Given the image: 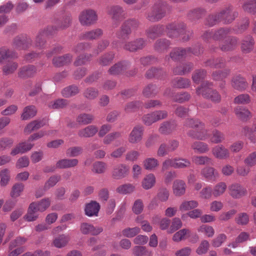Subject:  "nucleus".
Masks as SVG:
<instances>
[{"mask_svg": "<svg viewBox=\"0 0 256 256\" xmlns=\"http://www.w3.org/2000/svg\"><path fill=\"white\" fill-rule=\"evenodd\" d=\"M224 140V134L217 130H214L212 132L210 140L212 143L217 144L222 142Z\"/></svg>", "mask_w": 256, "mask_h": 256, "instance_id": "55", "label": "nucleus"}, {"mask_svg": "<svg viewBox=\"0 0 256 256\" xmlns=\"http://www.w3.org/2000/svg\"><path fill=\"white\" fill-rule=\"evenodd\" d=\"M244 11L252 13H256V0H246L242 6Z\"/></svg>", "mask_w": 256, "mask_h": 256, "instance_id": "63", "label": "nucleus"}, {"mask_svg": "<svg viewBox=\"0 0 256 256\" xmlns=\"http://www.w3.org/2000/svg\"><path fill=\"white\" fill-rule=\"evenodd\" d=\"M170 45V42L165 38H160L154 44V49L158 52H162L166 50Z\"/></svg>", "mask_w": 256, "mask_h": 256, "instance_id": "62", "label": "nucleus"}, {"mask_svg": "<svg viewBox=\"0 0 256 256\" xmlns=\"http://www.w3.org/2000/svg\"><path fill=\"white\" fill-rule=\"evenodd\" d=\"M70 240V238L68 236L60 234L54 239L53 244L57 248H62L66 246Z\"/></svg>", "mask_w": 256, "mask_h": 256, "instance_id": "43", "label": "nucleus"}, {"mask_svg": "<svg viewBox=\"0 0 256 256\" xmlns=\"http://www.w3.org/2000/svg\"><path fill=\"white\" fill-rule=\"evenodd\" d=\"M122 132H114L107 134L103 139V143L104 144H110L114 140L122 137Z\"/></svg>", "mask_w": 256, "mask_h": 256, "instance_id": "53", "label": "nucleus"}, {"mask_svg": "<svg viewBox=\"0 0 256 256\" xmlns=\"http://www.w3.org/2000/svg\"><path fill=\"white\" fill-rule=\"evenodd\" d=\"M72 59V56L70 54H67L62 56L54 57L52 63L56 67H61L70 63Z\"/></svg>", "mask_w": 256, "mask_h": 256, "instance_id": "23", "label": "nucleus"}, {"mask_svg": "<svg viewBox=\"0 0 256 256\" xmlns=\"http://www.w3.org/2000/svg\"><path fill=\"white\" fill-rule=\"evenodd\" d=\"M156 182V178L153 174H146L142 182V186L144 190H148L152 188Z\"/></svg>", "mask_w": 256, "mask_h": 256, "instance_id": "37", "label": "nucleus"}, {"mask_svg": "<svg viewBox=\"0 0 256 256\" xmlns=\"http://www.w3.org/2000/svg\"><path fill=\"white\" fill-rule=\"evenodd\" d=\"M35 206V204L32 203L29 206L28 212L24 216L26 220L28 222L34 221L38 218L39 211L36 210Z\"/></svg>", "mask_w": 256, "mask_h": 256, "instance_id": "44", "label": "nucleus"}, {"mask_svg": "<svg viewBox=\"0 0 256 256\" xmlns=\"http://www.w3.org/2000/svg\"><path fill=\"white\" fill-rule=\"evenodd\" d=\"M79 92L80 89L78 86L71 85L64 88L61 92L64 97L70 98L77 94Z\"/></svg>", "mask_w": 256, "mask_h": 256, "instance_id": "46", "label": "nucleus"}, {"mask_svg": "<svg viewBox=\"0 0 256 256\" xmlns=\"http://www.w3.org/2000/svg\"><path fill=\"white\" fill-rule=\"evenodd\" d=\"M230 84L232 88L240 92L244 91L248 87L246 79L240 74L234 76L232 78Z\"/></svg>", "mask_w": 256, "mask_h": 256, "instance_id": "13", "label": "nucleus"}, {"mask_svg": "<svg viewBox=\"0 0 256 256\" xmlns=\"http://www.w3.org/2000/svg\"><path fill=\"white\" fill-rule=\"evenodd\" d=\"M164 32V26L163 25H154L148 28L146 32L148 38L154 40L160 36Z\"/></svg>", "mask_w": 256, "mask_h": 256, "instance_id": "21", "label": "nucleus"}, {"mask_svg": "<svg viewBox=\"0 0 256 256\" xmlns=\"http://www.w3.org/2000/svg\"><path fill=\"white\" fill-rule=\"evenodd\" d=\"M78 164V159L64 158L58 160L56 164V166L58 168L66 169L74 168L77 166Z\"/></svg>", "mask_w": 256, "mask_h": 256, "instance_id": "26", "label": "nucleus"}, {"mask_svg": "<svg viewBox=\"0 0 256 256\" xmlns=\"http://www.w3.org/2000/svg\"><path fill=\"white\" fill-rule=\"evenodd\" d=\"M132 254L136 256H152V252L146 246H135L132 248Z\"/></svg>", "mask_w": 256, "mask_h": 256, "instance_id": "51", "label": "nucleus"}, {"mask_svg": "<svg viewBox=\"0 0 256 256\" xmlns=\"http://www.w3.org/2000/svg\"><path fill=\"white\" fill-rule=\"evenodd\" d=\"M130 168L125 164H120L115 166L112 172V176L115 180H121L129 174Z\"/></svg>", "mask_w": 256, "mask_h": 256, "instance_id": "18", "label": "nucleus"}, {"mask_svg": "<svg viewBox=\"0 0 256 256\" xmlns=\"http://www.w3.org/2000/svg\"><path fill=\"white\" fill-rule=\"evenodd\" d=\"M146 44V42L142 38H136L134 40L124 43L123 48L130 52H136L142 49Z\"/></svg>", "mask_w": 256, "mask_h": 256, "instance_id": "15", "label": "nucleus"}, {"mask_svg": "<svg viewBox=\"0 0 256 256\" xmlns=\"http://www.w3.org/2000/svg\"><path fill=\"white\" fill-rule=\"evenodd\" d=\"M100 209L99 203L96 201H91L86 204L84 208L85 214L90 217L98 216Z\"/></svg>", "mask_w": 256, "mask_h": 256, "instance_id": "28", "label": "nucleus"}, {"mask_svg": "<svg viewBox=\"0 0 256 256\" xmlns=\"http://www.w3.org/2000/svg\"><path fill=\"white\" fill-rule=\"evenodd\" d=\"M98 20L96 12L92 10H87L82 11L79 16L80 24L84 26H90L94 24Z\"/></svg>", "mask_w": 256, "mask_h": 256, "instance_id": "8", "label": "nucleus"}, {"mask_svg": "<svg viewBox=\"0 0 256 256\" xmlns=\"http://www.w3.org/2000/svg\"><path fill=\"white\" fill-rule=\"evenodd\" d=\"M192 148L198 154H205L210 150L208 145L205 142L195 141L191 146Z\"/></svg>", "mask_w": 256, "mask_h": 256, "instance_id": "38", "label": "nucleus"}, {"mask_svg": "<svg viewBox=\"0 0 256 256\" xmlns=\"http://www.w3.org/2000/svg\"><path fill=\"white\" fill-rule=\"evenodd\" d=\"M98 132L97 126L90 125L78 130V134L80 138H90L94 136Z\"/></svg>", "mask_w": 256, "mask_h": 256, "instance_id": "30", "label": "nucleus"}, {"mask_svg": "<svg viewBox=\"0 0 256 256\" xmlns=\"http://www.w3.org/2000/svg\"><path fill=\"white\" fill-rule=\"evenodd\" d=\"M220 10L208 16L205 22V24L208 26H213L222 22Z\"/></svg>", "mask_w": 256, "mask_h": 256, "instance_id": "35", "label": "nucleus"}, {"mask_svg": "<svg viewBox=\"0 0 256 256\" xmlns=\"http://www.w3.org/2000/svg\"><path fill=\"white\" fill-rule=\"evenodd\" d=\"M114 58V54L112 52L106 53L101 56L98 60L99 64L102 66L108 65Z\"/></svg>", "mask_w": 256, "mask_h": 256, "instance_id": "57", "label": "nucleus"}, {"mask_svg": "<svg viewBox=\"0 0 256 256\" xmlns=\"http://www.w3.org/2000/svg\"><path fill=\"white\" fill-rule=\"evenodd\" d=\"M220 12L222 22L226 24H231L238 15V12L234 10L232 6L224 8Z\"/></svg>", "mask_w": 256, "mask_h": 256, "instance_id": "11", "label": "nucleus"}, {"mask_svg": "<svg viewBox=\"0 0 256 256\" xmlns=\"http://www.w3.org/2000/svg\"><path fill=\"white\" fill-rule=\"evenodd\" d=\"M212 153L213 156L218 160H226L228 158L230 153L228 150L222 144L214 146L212 149Z\"/></svg>", "mask_w": 256, "mask_h": 256, "instance_id": "19", "label": "nucleus"}, {"mask_svg": "<svg viewBox=\"0 0 256 256\" xmlns=\"http://www.w3.org/2000/svg\"><path fill=\"white\" fill-rule=\"evenodd\" d=\"M231 29L229 28H220L214 30L213 40L221 42L226 38L230 33Z\"/></svg>", "mask_w": 256, "mask_h": 256, "instance_id": "31", "label": "nucleus"}, {"mask_svg": "<svg viewBox=\"0 0 256 256\" xmlns=\"http://www.w3.org/2000/svg\"><path fill=\"white\" fill-rule=\"evenodd\" d=\"M56 30L53 26H48L40 30L34 39V46L40 50L44 48L46 46L47 38L54 34Z\"/></svg>", "mask_w": 256, "mask_h": 256, "instance_id": "4", "label": "nucleus"}, {"mask_svg": "<svg viewBox=\"0 0 256 256\" xmlns=\"http://www.w3.org/2000/svg\"><path fill=\"white\" fill-rule=\"evenodd\" d=\"M103 34V31L100 28L93 29L81 34L80 37L82 40H94L100 38Z\"/></svg>", "mask_w": 256, "mask_h": 256, "instance_id": "24", "label": "nucleus"}, {"mask_svg": "<svg viewBox=\"0 0 256 256\" xmlns=\"http://www.w3.org/2000/svg\"><path fill=\"white\" fill-rule=\"evenodd\" d=\"M206 10L202 8H196L191 10L188 14V18L191 21L198 20L205 16Z\"/></svg>", "mask_w": 256, "mask_h": 256, "instance_id": "34", "label": "nucleus"}, {"mask_svg": "<svg viewBox=\"0 0 256 256\" xmlns=\"http://www.w3.org/2000/svg\"><path fill=\"white\" fill-rule=\"evenodd\" d=\"M193 68V64L187 62L176 66L173 69V73L175 75H184L191 71Z\"/></svg>", "mask_w": 256, "mask_h": 256, "instance_id": "32", "label": "nucleus"}, {"mask_svg": "<svg viewBox=\"0 0 256 256\" xmlns=\"http://www.w3.org/2000/svg\"><path fill=\"white\" fill-rule=\"evenodd\" d=\"M18 57L17 54L14 50H10L6 48H0V62L8 58H15Z\"/></svg>", "mask_w": 256, "mask_h": 256, "instance_id": "48", "label": "nucleus"}, {"mask_svg": "<svg viewBox=\"0 0 256 256\" xmlns=\"http://www.w3.org/2000/svg\"><path fill=\"white\" fill-rule=\"evenodd\" d=\"M144 128L142 126L138 125L134 127L128 135V141L131 144L140 142L143 138Z\"/></svg>", "mask_w": 256, "mask_h": 256, "instance_id": "12", "label": "nucleus"}, {"mask_svg": "<svg viewBox=\"0 0 256 256\" xmlns=\"http://www.w3.org/2000/svg\"><path fill=\"white\" fill-rule=\"evenodd\" d=\"M166 9V4L158 1L154 4L150 11L148 12L146 18L152 22H158L165 16Z\"/></svg>", "mask_w": 256, "mask_h": 256, "instance_id": "3", "label": "nucleus"}, {"mask_svg": "<svg viewBox=\"0 0 256 256\" xmlns=\"http://www.w3.org/2000/svg\"><path fill=\"white\" fill-rule=\"evenodd\" d=\"M158 92V89L156 84H149L146 86L143 90L142 94L146 98H151L156 96Z\"/></svg>", "mask_w": 256, "mask_h": 256, "instance_id": "45", "label": "nucleus"}, {"mask_svg": "<svg viewBox=\"0 0 256 256\" xmlns=\"http://www.w3.org/2000/svg\"><path fill=\"white\" fill-rule=\"evenodd\" d=\"M35 204V207L40 212L45 211L50 204V200L49 198H44L38 202H33Z\"/></svg>", "mask_w": 256, "mask_h": 256, "instance_id": "60", "label": "nucleus"}, {"mask_svg": "<svg viewBox=\"0 0 256 256\" xmlns=\"http://www.w3.org/2000/svg\"><path fill=\"white\" fill-rule=\"evenodd\" d=\"M200 174L202 177L208 182H216L219 177L218 170L212 166L203 168L201 170Z\"/></svg>", "mask_w": 256, "mask_h": 256, "instance_id": "20", "label": "nucleus"}, {"mask_svg": "<svg viewBox=\"0 0 256 256\" xmlns=\"http://www.w3.org/2000/svg\"><path fill=\"white\" fill-rule=\"evenodd\" d=\"M131 34V28L122 24L120 30L116 32V36L119 40H126L129 38Z\"/></svg>", "mask_w": 256, "mask_h": 256, "instance_id": "36", "label": "nucleus"}, {"mask_svg": "<svg viewBox=\"0 0 256 256\" xmlns=\"http://www.w3.org/2000/svg\"><path fill=\"white\" fill-rule=\"evenodd\" d=\"M80 230L84 235L96 236L103 231V228L101 226H94L91 224L84 222L80 224Z\"/></svg>", "mask_w": 256, "mask_h": 256, "instance_id": "14", "label": "nucleus"}, {"mask_svg": "<svg viewBox=\"0 0 256 256\" xmlns=\"http://www.w3.org/2000/svg\"><path fill=\"white\" fill-rule=\"evenodd\" d=\"M227 188V186L224 182H219L216 184L212 190V195L218 197L223 194Z\"/></svg>", "mask_w": 256, "mask_h": 256, "instance_id": "52", "label": "nucleus"}, {"mask_svg": "<svg viewBox=\"0 0 256 256\" xmlns=\"http://www.w3.org/2000/svg\"><path fill=\"white\" fill-rule=\"evenodd\" d=\"M143 164L146 170H154L158 166V162L154 158H147L144 160Z\"/></svg>", "mask_w": 256, "mask_h": 256, "instance_id": "59", "label": "nucleus"}, {"mask_svg": "<svg viewBox=\"0 0 256 256\" xmlns=\"http://www.w3.org/2000/svg\"><path fill=\"white\" fill-rule=\"evenodd\" d=\"M234 111L236 117L242 121H246L252 116L250 112L246 107L238 106Z\"/></svg>", "mask_w": 256, "mask_h": 256, "instance_id": "25", "label": "nucleus"}, {"mask_svg": "<svg viewBox=\"0 0 256 256\" xmlns=\"http://www.w3.org/2000/svg\"><path fill=\"white\" fill-rule=\"evenodd\" d=\"M238 40L235 37H230L224 44L220 45L222 50L226 52L233 50L238 44Z\"/></svg>", "mask_w": 256, "mask_h": 256, "instance_id": "41", "label": "nucleus"}, {"mask_svg": "<svg viewBox=\"0 0 256 256\" xmlns=\"http://www.w3.org/2000/svg\"><path fill=\"white\" fill-rule=\"evenodd\" d=\"M192 161L196 165H206L210 164L212 160L206 156H194L192 158Z\"/></svg>", "mask_w": 256, "mask_h": 256, "instance_id": "58", "label": "nucleus"}, {"mask_svg": "<svg viewBox=\"0 0 256 256\" xmlns=\"http://www.w3.org/2000/svg\"><path fill=\"white\" fill-rule=\"evenodd\" d=\"M94 120V116L91 114L86 113L80 114L76 118V122L81 125H86L90 124Z\"/></svg>", "mask_w": 256, "mask_h": 256, "instance_id": "49", "label": "nucleus"}, {"mask_svg": "<svg viewBox=\"0 0 256 256\" xmlns=\"http://www.w3.org/2000/svg\"><path fill=\"white\" fill-rule=\"evenodd\" d=\"M173 87L178 88H186L190 84V80L184 78H176L172 80Z\"/></svg>", "mask_w": 256, "mask_h": 256, "instance_id": "42", "label": "nucleus"}, {"mask_svg": "<svg viewBox=\"0 0 256 256\" xmlns=\"http://www.w3.org/2000/svg\"><path fill=\"white\" fill-rule=\"evenodd\" d=\"M254 40L252 36H248L245 38L242 42V50L244 53L250 52L254 48Z\"/></svg>", "mask_w": 256, "mask_h": 256, "instance_id": "40", "label": "nucleus"}, {"mask_svg": "<svg viewBox=\"0 0 256 256\" xmlns=\"http://www.w3.org/2000/svg\"><path fill=\"white\" fill-rule=\"evenodd\" d=\"M176 128V124L174 121H166L162 123L158 128V132L162 134H170Z\"/></svg>", "mask_w": 256, "mask_h": 256, "instance_id": "27", "label": "nucleus"}, {"mask_svg": "<svg viewBox=\"0 0 256 256\" xmlns=\"http://www.w3.org/2000/svg\"><path fill=\"white\" fill-rule=\"evenodd\" d=\"M187 135L192 138L200 140H205L210 138L208 130L205 128L204 123L202 126H198L195 130H188Z\"/></svg>", "mask_w": 256, "mask_h": 256, "instance_id": "10", "label": "nucleus"}, {"mask_svg": "<svg viewBox=\"0 0 256 256\" xmlns=\"http://www.w3.org/2000/svg\"><path fill=\"white\" fill-rule=\"evenodd\" d=\"M229 194L234 198H240L247 194L246 188L238 183H234L228 186Z\"/></svg>", "mask_w": 256, "mask_h": 256, "instance_id": "16", "label": "nucleus"}, {"mask_svg": "<svg viewBox=\"0 0 256 256\" xmlns=\"http://www.w3.org/2000/svg\"><path fill=\"white\" fill-rule=\"evenodd\" d=\"M167 34L170 38H176L181 35L184 42L188 40L193 36L192 30H186V25L183 23H172L166 27Z\"/></svg>", "mask_w": 256, "mask_h": 256, "instance_id": "1", "label": "nucleus"}, {"mask_svg": "<svg viewBox=\"0 0 256 256\" xmlns=\"http://www.w3.org/2000/svg\"><path fill=\"white\" fill-rule=\"evenodd\" d=\"M212 86V82H204L196 88V92L198 94H202L205 98L210 99L214 102H220L221 96L216 90L211 88Z\"/></svg>", "mask_w": 256, "mask_h": 256, "instance_id": "2", "label": "nucleus"}, {"mask_svg": "<svg viewBox=\"0 0 256 256\" xmlns=\"http://www.w3.org/2000/svg\"><path fill=\"white\" fill-rule=\"evenodd\" d=\"M225 61L222 58H210L205 62L206 66L213 68H220L224 66Z\"/></svg>", "mask_w": 256, "mask_h": 256, "instance_id": "56", "label": "nucleus"}, {"mask_svg": "<svg viewBox=\"0 0 256 256\" xmlns=\"http://www.w3.org/2000/svg\"><path fill=\"white\" fill-rule=\"evenodd\" d=\"M130 63L128 61L117 62L108 69V73L112 76L122 74L130 68Z\"/></svg>", "mask_w": 256, "mask_h": 256, "instance_id": "17", "label": "nucleus"}, {"mask_svg": "<svg viewBox=\"0 0 256 256\" xmlns=\"http://www.w3.org/2000/svg\"><path fill=\"white\" fill-rule=\"evenodd\" d=\"M36 72V67L32 65H28L22 68L18 73L19 77L25 78L33 76Z\"/></svg>", "mask_w": 256, "mask_h": 256, "instance_id": "33", "label": "nucleus"}, {"mask_svg": "<svg viewBox=\"0 0 256 256\" xmlns=\"http://www.w3.org/2000/svg\"><path fill=\"white\" fill-rule=\"evenodd\" d=\"M32 40L29 36L20 35L14 39L12 46L18 50H26L32 46Z\"/></svg>", "mask_w": 256, "mask_h": 256, "instance_id": "9", "label": "nucleus"}, {"mask_svg": "<svg viewBox=\"0 0 256 256\" xmlns=\"http://www.w3.org/2000/svg\"><path fill=\"white\" fill-rule=\"evenodd\" d=\"M165 74L164 72L161 68H150L146 74V76L148 78H160Z\"/></svg>", "mask_w": 256, "mask_h": 256, "instance_id": "50", "label": "nucleus"}, {"mask_svg": "<svg viewBox=\"0 0 256 256\" xmlns=\"http://www.w3.org/2000/svg\"><path fill=\"white\" fill-rule=\"evenodd\" d=\"M36 110L34 106H29L24 108L23 112L21 115L22 120H28L34 117L36 114Z\"/></svg>", "mask_w": 256, "mask_h": 256, "instance_id": "47", "label": "nucleus"}, {"mask_svg": "<svg viewBox=\"0 0 256 256\" xmlns=\"http://www.w3.org/2000/svg\"><path fill=\"white\" fill-rule=\"evenodd\" d=\"M200 52V50L198 48H176L170 52V57L173 60L177 61L186 56H190L192 54L198 55Z\"/></svg>", "mask_w": 256, "mask_h": 256, "instance_id": "5", "label": "nucleus"}, {"mask_svg": "<svg viewBox=\"0 0 256 256\" xmlns=\"http://www.w3.org/2000/svg\"><path fill=\"white\" fill-rule=\"evenodd\" d=\"M46 124V122L42 120H34L28 124L24 129V132L26 134L31 133L32 131L36 130Z\"/></svg>", "mask_w": 256, "mask_h": 256, "instance_id": "39", "label": "nucleus"}, {"mask_svg": "<svg viewBox=\"0 0 256 256\" xmlns=\"http://www.w3.org/2000/svg\"><path fill=\"white\" fill-rule=\"evenodd\" d=\"M107 14L110 15L113 22V26L116 28L118 26L120 22L126 17V14L123 8L120 6H112L107 8Z\"/></svg>", "mask_w": 256, "mask_h": 256, "instance_id": "6", "label": "nucleus"}, {"mask_svg": "<svg viewBox=\"0 0 256 256\" xmlns=\"http://www.w3.org/2000/svg\"><path fill=\"white\" fill-rule=\"evenodd\" d=\"M135 190V186L131 184H126L118 186L116 192L122 194H126L132 193Z\"/></svg>", "mask_w": 256, "mask_h": 256, "instance_id": "54", "label": "nucleus"}, {"mask_svg": "<svg viewBox=\"0 0 256 256\" xmlns=\"http://www.w3.org/2000/svg\"><path fill=\"white\" fill-rule=\"evenodd\" d=\"M186 182L182 180H175L172 184V192L176 196H183L186 190Z\"/></svg>", "mask_w": 256, "mask_h": 256, "instance_id": "22", "label": "nucleus"}, {"mask_svg": "<svg viewBox=\"0 0 256 256\" xmlns=\"http://www.w3.org/2000/svg\"><path fill=\"white\" fill-rule=\"evenodd\" d=\"M33 146L34 144L26 142H20L12 150L10 154L14 156L19 154H24L30 150Z\"/></svg>", "mask_w": 256, "mask_h": 256, "instance_id": "29", "label": "nucleus"}, {"mask_svg": "<svg viewBox=\"0 0 256 256\" xmlns=\"http://www.w3.org/2000/svg\"><path fill=\"white\" fill-rule=\"evenodd\" d=\"M251 102V98L248 94H242L236 98L234 100V102L238 104H248Z\"/></svg>", "mask_w": 256, "mask_h": 256, "instance_id": "61", "label": "nucleus"}, {"mask_svg": "<svg viewBox=\"0 0 256 256\" xmlns=\"http://www.w3.org/2000/svg\"><path fill=\"white\" fill-rule=\"evenodd\" d=\"M106 164L102 162H96L92 164V171L97 174H101L105 172L106 170Z\"/></svg>", "mask_w": 256, "mask_h": 256, "instance_id": "64", "label": "nucleus"}, {"mask_svg": "<svg viewBox=\"0 0 256 256\" xmlns=\"http://www.w3.org/2000/svg\"><path fill=\"white\" fill-rule=\"evenodd\" d=\"M168 116L166 110H156L144 114L142 118V120L145 125L149 126L158 120L166 118Z\"/></svg>", "mask_w": 256, "mask_h": 256, "instance_id": "7", "label": "nucleus"}]
</instances>
